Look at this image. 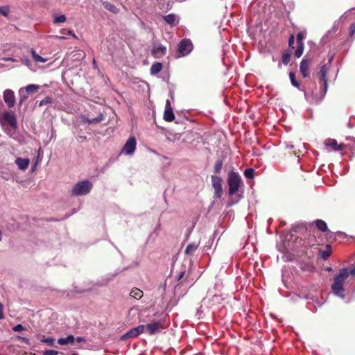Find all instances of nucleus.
I'll return each mask as SVG.
<instances>
[{
  "mask_svg": "<svg viewBox=\"0 0 355 355\" xmlns=\"http://www.w3.org/2000/svg\"><path fill=\"white\" fill-rule=\"evenodd\" d=\"M349 275H355V270H349L347 268H344L340 269L338 275L334 277L331 289L335 295L341 297H345L343 284Z\"/></svg>",
  "mask_w": 355,
  "mask_h": 355,
  "instance_id": "nucleus-1",
  "label": "nucleus"
},
{
  "mask_svg": "<svg viewBox=\"0 0 355 355\" xmlns=\"http://www.w3.org/2000/svg\"><path fill=\"white\" fill-rule=\"evenodd\" d=\"M242 184V180L239 174L236 172L231 171L228 173L227 184L228 193L230 196L236 194Z\"/></svg>",
  "mask_w": 355,
  "mask_h": 355,
  "instance_id": "nucleus-2",
  "label": "nucleus"
},
{
  "mask_svg": "<svg viewBox=\"0 0 355 355\" xmlns=\"http://www.w3.org/2000/svg\"><path fill=\"white\" fill-rule=\"evenodd\" d=\"M92 183L88 180H84L76 183L72 189L74 196H84L89 193L92 188Z\"/></svg>",
  "mask_w": 355,
  "mask_h": 355,
  "instance_id": "nucleus-3",
  "label": "nucleus"
},
{
  "mask_svg": "<svg viewBox=\"0 0 355 355\" xmlns=\"http://www.w3.org/2000/svg\"><path fill=\"white\" fill-rule=\"evenodd\" d=\"M0 122L2 125H9L13 129L17 128V118L12 111L3 112L0 116Z\"/></svg>",
  "mask_w": 355,
  "mask_h": 355,
  "instance_id": "nucleus-4",
  "label": "nucleus"
},
{
  "mask_svg": "<svg viewBox=\"0 0 355 355\" xmlns=\"http://www.w3.org/2000/svg\"><path fill=\"white\" fill-rule=\"evenodd\" d=\"M193 50V44L189 39L182 40L178 47V53H179L178 57L185 56L189 54Z\"/></svg>",
  "mask_w": 355,
  "mask_h": 355,
  "instance_id": "nucleus-5",
  "label": "nucleus"
},
{
  "mask_svg": "<svg viewBox=\"0 0 355 355\" xmlns=\"http://www.w3.org/2000/svg\"><path fill=\"white\" fill-rule=\"evenodd\" d=\"M211 180L214 190V196L217 198H220L223 195L222 178L217 175H211Z\"/></svg>",
  "mask_w": 355,
  "mask_h": 355,
  "instance_id": "nucleus-6",
  "label": "nucleus"
},
{
  "mask_svg": "<svg viewBox=\"0 0 355 355\" xmlns=\"http://www.w3.org/2000/svg\"><path fill=\"white\" fill-rule=\"evenodd\" d=\"M146 328L147 332L150 335H153L156 333H159L162 329L165 328V320H160L158 322H153L146 324L145 327Z\"/></svg>",
  "mask_w": 355,
  "mask_h": 355,
  "instance_id": "nucleus-7",
  "label": "nucleus"
},
{
  "mask_svg": "<svg viewBox=\"0 0 355 355\" xmlns=\"http://www.w3.org/2000/svg\"><path fill=\"white\" fill-rule=\"evenodd\" d=\"M328 72V67L327 64H323L321 67L319 71L317 72V76L319 78L320 83L321 85V87L324 89V92L325 93L327 89V74Z\"/></svg>",
  "mask_w": 355,
  "mask_h": 355,
  "instance_id": "nucleus-8",
  "label": "nucleus"
},
{
  "mask_svg": "<svg viewBox=\"0 0 355 355\" xmlns=\"http://www.w3.org/2000/svg\"><path fill=\"white\" fill-rule=\"evenodd\" d=\"M145 326L143 324L139 325L137 327L132 328L128 331L125 334L121 337V340H124L129 338H136L144 331Z\"/></svg>",
  "mask_w": 355,
  "mask_h": 355,
  "instance_id": "nucleus-9",
  "label": "nucleus"
},
{
  "mask_svg": "<svg viewBox=\"0 0 355 355\" xmlns=\"http://www.w3.org/2000/svg\"><path fill=\"white\" fill-rule=\"evenodd\" d=\"M312 60L310 58H304L300 64V71L304 78H307L310 75L309 69L311 66Z\"/></svg>",
  "mask_w": 355,
  "mask_h": 355,
  "instance_id": "nucleus-10",
  "label": "nucleus"
},
{
  "mask_svg": "<svg viewBox=\"0 0 355 355\" xmlns=\"http://www.w3.org/2000/svg\"><path fill=\"white\" fill-rule=\"evenodd\" d=\"M136 144V139L134 137H130L125 144L122 149V153H124L126 155L132 154L135 150Z\"/></svg>",
  "mask_w": 355,
  "mask_h": 355,
  "instance_id": "nucleus-11",
  "label": "nucleus"
},
{
  "mask_svg": "<svg viewBox=\"0 0 355 355\" xmlns=\"http://www.w3.org/2000/svg\"><path fill=\"white\" fill-rule=\"evenodd\" d=\"M3 100L9 107H12L15 103L14 92L10 89H6L3 92Z\"/></svg>",
  "mask_w": 355,
  "mask_h": 355,
  "instance_id": "nucleus-12",
  "label": "nucleus"
},
{
  "mask_svg": "<svg viewBox=\"0 0 355 355\" xmlns=\"http://www.w3.org/2000/svg\"><path fill=\"white\" fill-rule=\"evenodd\" d=\"M166 53V47L163 45L154 46L151 50V54L155 58H161Z\"/></svg>",
  "mask_w": 355,
  "mask_h": 355,
  "instance_id": "nucleus-13",
  "label": "nucleus"
},
{
  "mask_svg": "<svg viewBox=\"0 0 355 355\" xmlns=\"http://www.w3.org/2000/svg\"><path fill=\"white\" fill-rule=\"evenodd\" d=\"M15 163L19 170L25 171L29 166L30 160L28 158L17 157L15 159Z\"/></svg>",
  "mask_w": 355,
  "mask_h": 355,
  "instance_id": "nucleus-14",
  "label": "nucleus"
},
{
  "mask_svg": "<svg viewBox=\"0 0 355 355\" xmlns=\"http://www.w3.org/2000/svg\"><path fill=\"white\" fill-rule=\"evenodd\" d=\"M327 146L331 147L335 151L343 150L345 148V145L343 144H338L336 139H329L326 142Z\"/></svg>",
  "mask_w": 355,
  "mask_h": 355,
  "instance_id": "nucleus-15",
  "label": "nucleus"
},
{
  "mask_svg": "<svg viewBox=\"0 0 355 355\" xmlns=\"http://www.w3.org/2000/svg\"><path fill=\"white\" fill-rule=\"evenodd\" d=\"M199 245H200V242H197V243L193 242V243H189L187 246L184 253L188 256L192 257L194 254L196 250L198 249V248L199 247Z\"/></svg>",
  "mask_w": 355,
  "mask_h": 355,
  "instance_id": "nucleus-16",
  "label": "nucleus"
},
{
  "mask_svg": "<svg viewBox=\"0 0 355 355\" xmlns=\"http://www.w3.org/2000/svg\"><path fill=\"white\" fill-rule=\"evenodd\" d=\"M104 8L112 13L117 14L119 10L112 3L103 0L100 1Z\"/></svg>",
  "mask_w": 355,
  "mask_h": 355,
  "instance_id": "nucleus-17",
  "label": "nucleus"
},
{
  "mask_svg": "<svg viewBox=\"0 0 355 355\" xmlns=\"http://www.w3.org/2000/svg\"><path fill=\"white\" fill-rule=\"evenodd\" d=\"M163 20L171 26L177 24V17L175 14H168L162 17Z\"/></svg>",
  "mask_w": 355,
  "mask_h": 355,
  "instance_id": "nucleus-18",
  "label": "nucleus"
},
{
  "mask_svg": "<svg viewBox=\"0 0 355 355\" xmlns=\"http://www.w3.org/2000/svg\"><path fill=\"white\" fill-rule=\"evenodd\" d=\"M75 342V338L73 335H69L67 338H61L58 340V343L61 345H73Z\"/></svg>",
  "mask_w": 355,
  "mask_h": 355,
  "instance_id": "nucleus-19",
  "label": "nucleus"
},
{
  "mask_svg": "<svg viewBox=\"0 0 355 355\" xmlns=\"http://www.w3.org/2000/svg\"><path fill=\"white\" fill-rule=\"evenodd\" d=\"M164 119L167 122H171L175 119V115L172 108L165 109L164 112Z\"/></svg>",
  "mask_w": 355,
  "mask_h": 355,
  "instance_id": "nucleus-20",
  "label": "nucleus"
},
{
  "mask_svg": "<svg viewBox=\"0 0 355 355\" xmlns=\"http://www.w3.org/2000/svg\"><path fill=\"white\" fill-rule=\"evenodd\" d=\"M103 119H104L103 114L102 113H99V114L96 117L92 118V119L85 118L83 119V121L87 123L88 124H94V123H100Z\"/></svg>",
  "mask_w": 355,
  "mask_h": 355,
  "instance_id": "nucleus-21",
  "label": "nucleus"
},
{
  "mask_svg": "<svg viewBox=\"0 0 355 355\" xmlns=\"http://www.w3.org/2000/svg\"><path fill=\"white\" fill-rule=\"evenodd\" d=\"M40 88V86L38 85H28L24 87L25 92L27 94H31L36 93Z\"/></svg>",
  "mask_w": 355,
  "mask_h": 355,
  "instance_id": "nucleus-22",
  "label": "nucleus"
},
{
  "mask_svg": "<svg viewBox=\"0 0 355 355\" xmlns=\"http://www.w3.org/2000/svg\"><path fill=\"white\" fill-rule=\"evenodd\" d=\"M315 224L316 227L320 231H321L322 232H325L328 230L327 223L324 220H320V219L316 220L315 221Z\"/></svg>",
  "mask_w": 355,
  "mask_h": 355,
  "instance_id": "nucleus-23",
  "label": "nucleus"
},
{
  "mask_svg": "<svg viewBox=\"0 0 355 355\" xmlns=\"http://www.w3.org/2000/svg\"><path fill=\"white\" fill-rule=\"evenodd\" d=\"M162 64L160 62L154 63L150 67V74L155 75L160 72L162 69Z\"/></svg>",
  "mask_w": 355,
  "mask_h": 355,
  "instance_id": "nucleus-24",
  "label": "nucleus"
},
{
  "mask_svg": "<svg viewBox=\"0 0 355 355\" xmlns=\"http://www.w3.org/2000/svg\"><path fill=\"white\" fill-rule=\"evenodd\" d=\"M130 295L136 300H139L143 296V291L137 288H134L132 289Z\"/></svg>",
  "mask_w": 355,
  "mask_h": 355,
  "instance_id": "nucleus-25",
  "label": "nucleus"
},
{
  "mask_svg": "<svg viewBox=\"0 0 355 355\" xmlns=\"http://www.w3.org/2000/svg\"><path fill=\"white\" fill-rule=\"evenodd\" d=\"M326 248H327L326 250H320L319 251L321 258H322L324 260L327 259L331 254V245H327Z\"/></svg>",
  "mask_w": 355,
  "mask_h": 355,
  "instance_id": "nucleus-26",
  "label": "nucleus"
},
{
  "mask_svg": "<svg viewBox=\"0 0 355 355\" xmlns=\"http://www.w3.org/2000/svg\"><path fill=\"white\" fill-rule=\"evenodd\" d=\"M223 166V161L222 159H217L214 166V173L215 174H219L221 172Z\"/></svg>",
  "mask_w": 355,
  "mask_h": 355,
  "instance_id": "nucleus-27",
  "label": "nucleus"
},
{
  "mask_svg": "<svg viewBox=\"0 0 355 355\" xmlns=\"http://www.w3.org/2000/svg\"><path fill=\"white\" fill-rule=\"evenodd\" d=\"M289 78L292 85L295 87L300 89V83L296 80L295 73L293 71L289 72Z\"/></svg>",
  "mask_w": 355,
  "mask_h": 355,
  "instance_id": "nucleus-28",
  "label": "nucleus"
},
{
  "mask_svg": "<svg viewBox=\"0 0 355 355\" xmlns=\"http://www.w3.org/2000/svg\"><path fill=\"white\" fill-rule=\"evenodd\" d=\"M291 54L288 50H286L283 52L282 61L284 65H287L291 60Z\"/></svg>",
  "mask_w": 355,
  "mask_h": 355,
  "instance_id": "nucleus-29",
  "label": "nucleus"
},
{
  "mask_svg": "<svg viewBox=\"0 0 355 355\" xmlns=\"http://www.w3.org/2000/svg\"><path fill=\"white\" fill-rule=\"evenodd\" d=\"M31 54L33 56V59L36 62L44 63L46 61V59H45V58H42V56L39 55L38 54H37L35 51L33 49L31 50Z\"/></svg>",
  "mask_w": 355,
  "mask_h": 355,
  "instance_id": "nucleus-30",
  "label": "nucleus"
},
{
  "mask_svg": "<svg viewBox=\"0 0 355 355\" xmlns=\"http://www.w3.org/2000/svg\"><path fill=\"white\" fill-rule=\"evenodd\" d=\"M42 343L47 344L49 346L53 347L55 346V338L53 337L45 338L44 336H42L40 339Z\"/></svg>",
  "mask_w": 355,
  "mask_h": 355,
  "instance_id": "nucleus-31",
  "label": "nucleus"
},
{
  "mask_svg": "<svg viewBox=\"0 0 355 355\" xmlns=\"http://www.w3.org/2000/svg\"><path fill=\"white\" fill-rule=\"evenodd\" d=\"M304 44H297L296 49L295 51V56L297 58L302 56L304 51Z\"/></svg>",
  "mask_w": 355,
  "mask_h": 355,
  "instance_id": "nucleus-32",
  "label": "nucleus"
},
{
  "mask_svg": "<svg viewBox=\"0 0 355 355\" xmlns=\"http://www.w3.org/2000/svg\"><path fill=\"white\" fill-rule=\"evenodd\" d=\"M67 20V17L64 15H59V16H55L53 19V22L55 24L58 23H63L65 22Z\"/></svg>",
  "mask_w": 355,
  "mask_h": 355,
  "instance_id": "nucleus-33",
  "label": "nucleus"
},
{
  "mask_svg": "<svg viewBox=\"0 0 355 355\" xmlns=\"http://www.w3.org/2000/svg\"><path fill=\"white\" fill-rule=\"evenodd\" d=\"M254 171L252 168H246L244 171V175L246 178L251 179L254 177Z\"/></svg>",
  "mask_w": 355,
  "mask_h": 355,
  "instance_id": "nucleus-34",
  "label": "nucleus"
},
{
  "mask_svg": "<svg viewBox=\"0 0 355 355\" xmlns=\"http://www.w3.org/2000/svg\"><path fill=\"white\" fill-rule=\"evenodd\" d=\"M10 12V8L8 6H0V13L4 16L8 17Z\"/></svg>",
  "mask_w": 355,
  "mask_h": 355,
  "instance_id": "nucleus-35",
  "label": "nucleus"
},
{
  "mask_svg": "<svg viewBox=\"0 0 355 355\" xmlns=\"http://www.w3.org/2000/svg\"><path fill=\"white\" fill-rule=\"evenodd\" d=\"M52 103V98L49 96L45 97L39 103V106L42 107L45 105H48Z\"/></svg>",
  "mask_w": 355,
  "mask_h": 355,
  "instance_id": "nucleus-36",
  "label": "nucleus"
},
{
  "mask_svg": "<svg viewBox=\"0 0 355 355\" xmlns=\"http://www.w3.org/2000/svg\"><path fill=\"white\" fill-rule=\"evenodd\" d=\"M59 354H63L62 353H60L58 351L53 349H48L42 352V355H59Z\"/></svg>",
  "mask_w": 355,
  "mask_h": 355,
  "instance_id": "nucleus-37",
  "label": "nucleus"
},
{
  "mask_svg": "<svg viewBox=\"0 0 355 355\" xmlns=\"http://www.w3.org/2000/svg\"><path fill=\"white\" fill-rule=\"evenodd\" d=\"M304 35L302 33H299L297 35L296 40H297V44H304L303 42Z\"/></svg>",
  "mask_w": 355,
  "mask_h": 355,
  "instance_id": "nucleus-38",
  "label": "nucleus"
},
{
  "mask_svg": "<svg viewBox=\"0 0 355 355\" xmlns=\"http://www.w3.org/2000/svg\"><path fill=\"white\" fill-rule=\"evenodd\" d=\"M12 329L14 331L18 332V331L24 330V327H23L22 324H18L16 326H15Z\"/></svg>",
  "mask_w": 355,
  "mask_h": 355,
  "instance_id": "nucleus-39",
  "label": "nucleus"
},
{
  "mask_svg": "<svg viewBox=\"0 0 355 355\" xmlns=\"http://www.w3.org/2000/svg\"><path fill=\"white\" fill-rule=\"evenodd\" d=\"M295 37L293 35H291L288 39V46L289 47L293 48Z\"/></svg>",
  "mask_w": 355,
  "mask_h": 355,
  "instance_id": "nucleus-40",
  "label": "nucleus"
},
{
  "mask_svg": "<svg viewBox=\"0 0 355 355\" xmlns=\"http://www.w3.org/2000/svg\"><path fill=\"white\" fill-rule=\"evenodd\" d=\"M19 95L21 96V98L19 99V104L21 105L23 103V101L27 98V96L24 95V96H22V89H20L19 91Z\"/></svg>",
  "mask_w": 355,
  "mask_h": 355,
  "instance_id": "nucleus-41",
  "label": "nucleus"
},
{
  "mask_svg": "<svg viewBox=\"0 0 355 355\" xmlns=\"http://www.w3.org/2000/svg\"><path fill=\"white\" fill-rule=\"evenodd\" d=\"M3 306L2 304L0 302V320L4 318L3 312Z\"/></svg>",
  "mask_w": 355,
  "mask_h": 355,
  "instance_id": "nucleus-42",
  "label": "nucleus"
},
{
  "mask_svg": "<svg viewBox=\"0 0 355 355\" xmlns=\"http://www.w3.org/2000/svg\"><path fill=\"white\" fill-rule=\"evenodd\" d=\"M184 271H181L178 275V277H177V279L178 281L181 280L184 275Z\"/></svg>",
  "mask_w": 355,
  "mask_h": 355,
  "instance_id": "nucleus-43",
  "label": "nucleus"
},
{
  "mask_svg": "<svg viewBox=\"0 0 355 355\" xmlns=\"http://www.w3.org/2000/svg\"><path fill=\"white\" fill-rule=\"evenodd\" d=\"M78 139L79 140V141L83 142V141L87 140V137L86 136L78 135Z\"/></svg>",
  "mask_w": 355,
  "mask_h": 355,
  "instance_id": "nucleus-44",
  "label": "nucleus"
},
{
  "mask_svg": "<svg viewBox=\"0 0 355 355\" xmlns=\"http://www.w3.org/2000/svg\"><path fill=\"white\" fill-rule=\"evenodd\" d=\"M355 33V24H352L350 26V34L353 35Z\"/></svg>",
  "mask_w": 355,
  "mask_h": 355,
  "instance_id": "nucleus-45",
  "label": "nucleus"
},
{
  "mask_svg": "<svg viewBox=\"0 0 355 355\" xmlns=\"http://www.w3.org/2000/svg\"><path fill=\"white\" fill-rule=\"evenodd\" d=\"M75 340H76L78 343H81L85 341V338L83 337L78 336L76 338H75Z\"/></svg>",
  "mask_w": 355,
  "mask_h": 355,
  "instance_id": "nucleus-46",
  "label": "nucleus"
},
{
  "mask_svg": "<svg viewBox=\"0 0 355 355\" xmlns=\"http://www.w3.org/2000/svg\"><path fill=\"white\" fill-rule=\"evenodd\" d=\"M172 108L169 100H166L165 109Z\"/></svg>",
  "mask_w": 355,
  "mask_h": 355,
  "instance_id": "nucleus-47",
  "label": "nucleus"
},
{
  "mask_svg": "<svg viewBox=\"0 0 355 355\" xmlns=\"http://www.w3.org/2000/svg\"><path fill=\"white\" fill-rule=\"evenodd\" d=\"M68 35H71L74 38H77L76 34L72 31H69Z\"/></svg>",
  "mask_w": 355,
  "mask_h": 355,
  "instance_id": "nucleus-48",
  "label": "nucleus"
},
{
  "mask_svg": "<svg viewBox=\"0 0 355 355\" xmlns=\"http://www.w3.org/2000/svg\"><path fill=\"white\" fill-rule=\"evenodd\" d=\"M19 340H21L22 341L25 342V343H28V339L26 338H24V337H19Z\"/></svg>",
  "mask_w": 355,
  "mask_h": 355,
  "instance_id": "nucleus-49",
  "label": "nucleus"
},
{
  "mask_svg": "<svg viewBox=\"0 0 355 355\" xmlns=\"http://www.w3.org/2000/svg\"><path fill=\"white\" fill-rule=\"evenodd\" d=\"M90 291V289H87V290H83V291L76 289V290H75V292H76V293H83V292H85V291Z\"/></svg>",
  "mask_w": 355,
  "mask_h": 355,
  "instance_id": "nucleus-50",
  "label": "nucleus"
},
{
  "mask_svg": "<svg viewBox=\"0 0 355 355\" xmlns=\"http://www.w3.org/2000/svg\"><path fill=\"white\" fill-rule=\"evenodd\" d=\"M219 297H220V296H218V295H214V296L213 297V298H214H214L218 299Z\"/></svg>",
  "mask_w": 355,
  "mask_h": 355,
  "instance_id": "nucleus-51",
  "label": "nucleus"
},
{
  "mask_svg": "<svg viewBox=\"0 0 355 355\" xmlns=\"http://www.w3.org/2000/svg\"><path fill=\"white\" fill-rule=\"evenodd\" d=\"M60 39H65V37H63V36H60L59 37Z\"/></svg>",
  "mask_w": 355,
  "mask_h": 355,
  "instance_id": "nucleus-52",
  "label": "nucleus"
},
{
  "mask_svg": "<svg viewBox=\"0 0 355 355\" xmlns=\"http://www.w3.org/2000/svg\"><path fill=\"white\" fill-rule=\"evenodd\" d=\"M93 64H94V65H95V64H96V61H95V60H94V59L93 60Z\"/></svg>",
  "mask_w": 355,
  "mask_h": 355,
  "instance_id": "nucleus-53",
  "label": "nucleus"
},
{
  "mask_svg": "<svg viewBox=\"0 0 355 355\" xmlns=\"http://www.w3.org/2000/svg\"><path fill=\"white\" fill-rule=\"evenodd\" d=\"M331 270V268H328L327 270L330 271Z\"/></svg>",
  "mask_w": 355,
  "mask_h": 355,
  "instance_id": "nucleus-54",
  "label": "nucleus"
},
{
  "mask_svg": "<svg viewBox=\"0 0 355 355\" xmlns=\"http://www.w3.org/2000/svg\"><path fill=\"white\" fill-rule=\"evenodd\" d=\"M71 355H78V354H76V353H73V354H72Z\"/></svg>",
  "mask_w": 355,
  "mask_h": 355,
  "instance_id": "nucleus-55",
  "label": "nucleus"
}]
</instances>
